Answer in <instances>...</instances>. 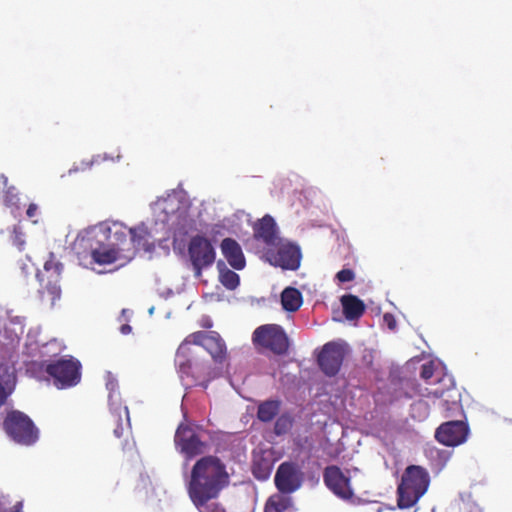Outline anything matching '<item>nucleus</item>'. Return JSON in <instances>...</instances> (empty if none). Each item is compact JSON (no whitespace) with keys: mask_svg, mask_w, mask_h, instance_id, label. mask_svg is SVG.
Listing matches in <instances>:
<instances>
[{"mask_svg":"<svg viewBox=\"0 0 512 512\" xmlns=\"http://www.w3.org/2000/svg\"><path fill=\"white\" fill-rule=\"evenodd\" d=\"M264 512H294L292 498L289 495L273 494L268 498Z\"/></svg>","mask_w":512,"mask_h":512,"instance_id":"obj_26","label":"nucleus"},{"mask_svg":"<svg viewBox=\"0 0 512 512\" xmlns=\"http://www.w3.org/2000/svg\"><path fill=\"white\" fill-rule=\"evenodd\" d=\"M254 237L257 240H262L268 246L278 245L276 223L270 215H265L255 224Z\"/></svg>","mask_w":512,"mask_h":512,"instance_id":"obj_17","label":"nucleus"},{"mask_svg":"<svg viewBox=\"0 0 512 512\" xmlns=\"http://www.w3.org/2000/svg\"><path fill=\"white\" fill-rule=\"evenodd\" d=\"M280 405L278 400H266L258 406L257 416H277Z\"/></svg>","mask_w":512,"mask_h":512,"instance_id":"obj_30","label":"nucleus"},{"mask_svg":"<svg viewBox=\"0 0 512 512\" xmlns=\"http://www.w3.org/2000/svg\"><path fill=\"white\" fill-rule=\"evenodd\" d=\"M273 454L269 450H261L253 453L252 473L258 480H266L271 475L274 467Z\"/></svg>","mask_w":512,"mask_h":512,"instance_id":"obj_19","label":"nucleus"},{"mask_svg":"<svg viewBox=\"0 0 512 512\" xmlns=\"http://www.w3.org/2000/svg\"><path fill=\"white\" fill-rule=\"evenodd\" d=\"M132 328L128 324H124L121 326L120 331L122 334H129L131 332Z\"/></svg>","mask_w":512,"mask_h":512,"instance_id":"obj_41","label":"nucleus"},{"mask_svg":"<svg viewBox=\"0 0 512 512\" xmlns=\"http://www.w3.org/2000/svg\"><path fill=\"white\" fill-rule=\"evenodd\" d=\"M131 241H133L134 253L143 250L151 252L154 249V244L151 241V234L145 225H138L129 229Z\"/></svg>","mask_w":512,"mask_h":512,"instance_id":"obj_21","label":"nucleus"},{"mask_svg":"<svg viewBox=\"0 0 512 512\" xmlns=\"http://www.w3.org/2000/svg\"><path fill=\"white\" fill-rule=\"evenodd\" d=\"M16 512H19L20 509L22 508V503L21 502H18L15 506H14Z\"/></svg>","mask_w":512,"mask_h":512,"instance_id":"obj_44","label":"nucleus"},{"mask_svg":"<svg viewBox=\"0 0 512 512\" xmlns=\"http://www.w3.org/2000/svg\"><path fill=\"white\" fill-rule=\"evenodd\" d=\"M336 279L341 282H351L355 279V273L352 269H342L336 274Z\"/></svg>","mask_w":512,"mask_h":512,"instance_id":"obj_36","label":"nucleus"},{"mask_svg":"<svg viewBox=\"0 0 512 512\" xmlns=\"http://www.w3.org/2000/svg\"><path fill=\"white\" fill-rule=\"evenodd\" d=\"M204 349L211 355L216 363H223L227 357L226 344L215 331H211V335L205 343Z\"/></svg>","mask_w":512,"mask_h":512,"instance_id":"obj_22","label":"nucleus"},{"mask_svg":"<svg viewBox=\"0 0 512 512\" xmlns=\"http://www.w3.org/2000/svg\"><path fill=\"white\" fill-rule=\"evenodd\" d=\"M383 319L390 330H394L396 328V320L392 314L386 313Z\"/></svg>","mask_w":512,"mask_h":512,"instance_id":"obj_39","label":"nucleus"},{"mask_svg":"<svg viewBox=\"0 0 512 512\" xmlns=\"http://www.w3.org/2000/svg\"><path fill=\"white\" fill-rule=\"evenodd\" d=\"M468 433L466 421L454 420L440 425L435 432V438L445 446H457L466 440Z\"/></svg>","mask_w":512,"mask_h":512,"instance_id":"obj_15","label":"nucleus"},{"mask_svg":"<svg viewBox=\"0 0 512 512\" xmlns=\"http://www.w3.org/2000/svg\"><path fill=\"white\" fill-rule=\"evenodd\" d=\"M221 251L229 265L242 270L246 265L245 256L239 243L233 238H225L221 242Z\"/></svg>","mask_w":512,"mask_h":512,"instance_id":"obj_18","label":"nucleus"},{"mask_svg":"<svg viewBox=\"0 0 512 512\" xmlns=\"http://www.w3.org/2000/svg\"><path fill=\"white\" fill-rule=\"evenodd\" d=\"M106 232H110V228H106V229H102V228H100V229H92V230L87 232V241L98 239L99 236H101L102 238L106 239L107 238Z\"/></svg>","mask_w":512,"mask_h":512,"instance_id":"obj_37","label":"nucleus"},{"mask_svg":"<svg viewBox=\"0 0 512 512\" xmlns=\"http://www.w3.org/2000/svg\"><path fill=\"white\" fill-rule=\"evenodd\" d=\"M7 177L4 174L0 175V188L6 187Z\"/></svg>","mask_w":512,"mask_h":512,"instance_id":"obj_42","label":"nucleus"},{"mask_svg":"<svg viewBox=\"0 0 512 512\" xmlns=\"http://www.w3.org/2000/svg\"><path fill=\"white\" fill-rule=\"evenodd\" d=\"M343 314L349 321L358 320L365 313V303L353 294H346L340 298Z\"/></svg>","mask_w":512,"mask_h":512,"instance_id":"obj_20","label":"nucleus"},{"mask_svg":"<svg viewBox=\"0 0 512 512\" xmlns=\"http://www.w3.org/2000/svg\"><path fill=\"white\" fill-rule=\"evenodd\" d=\"M202 429L195 425L189 418H184L175 433L174 442L187 460L207 452L208 444L201 440Z\"/></svg>","mask_w":512,"mask_h":512,"instance_id":"obj_5","label":"nucleus"},{"mask_svg":"<svg viewBox=\"0 0 512 512\" xmlns=\"http://www.w3.org/2000/svg\"><path fill=\"white\" fill-rule=\"evenodd\" d=\"M420 377L430 386L437 385L435 388H425L426 392L434 395V399L432 401L434 406L446 407L445 412H461V406L458 401H450L447 398H444V394L448 392L453 386L452 378L442 373V371L435 365L433 361L424 363L421 366Z\"/></svg>","mask_w":512,"mask_h":512,"instance_id":"obj_2","label":"nucleus"},{"mask_svg":"<svg viewBox=\"0 0 512 512\" xmlns=\"http://www.w3.org/2000/svg\"><path fill=\"white\" fill-rule=\"evenodd\" d=\"M293 418H277L274 425V431L276 435L286 434L292 428Z\"/></svg>","mask_w":512,"mask_h":512,"instance_id":"obj_34","label":"nucleus"},{"mask_svg":"<svg viewBox=\"0 0 512 512\" xmlns=\"http://www.w3.org/2000/svg\"><path fill=\"white\" fill-rule=\"evenodd\" d=\"M217 268L219 270V281L225 288L228 290H234L239 286V275L228 269L223 261H219L217 263Z\"/></svg>","mask_w":512,"mask_h":512,"instance_id":"obj_28","label":"nucleus"},{"mask_svg":"<svg viewBox=\"0 0 512 512\" xmlns=\"http://www.w3.org/2000/svg\"><path fill=\"white\" fill-rule=\"evenodd\" d=\"M44 365V371L58 389L73 387L81 380V363L73 357L48 361Z\"/></svg>","mask_w":512,"mask_h":512,"instance_id":"obj_6","label":"nucleus"},{"mask_svg":"<svg viewBox=\"0 0 512 512\" xmlns=\"http://www.w3.org/2000/svg\"><path fill=\"white\" fill-rule=\"evenodd\" d=\"M175 363L179 377L186 388L202 386L208 387L210 382V366L204 363L193 362L189 358V348L181 344L176 352Z\"/></svg>","mask_w":512,"mask_h":512,"instance_id":"obj_4","label":"nucleus"},{"mask_svg":"<svg viewBox=\"0 0 512 512\" xmlns=\"http://www.w3.org/2000/svg\"><path fill=\"white\" fill-rule=\"evenodd\" d=\"M37 211H38L37 204L30 203L28 208H27V210H26V215H27L28 218H33L34 216H36Z\"/></svg>","mask_w":512,"mask_h":512,"instance_id":"obj_40","label":"nucleus"},{"mask_svg":"<svg viewBox=\"0 0 512 512\" xmlns=\"http://www.w3.org/2000/svg\"><path fill=\"white\" fill-rule=\"evenodd\" d=\"M274 482L280 492L279 494L289 495L301 487L303 473L298 464L283 462L276 471Z\"/></svg>","mask_w":512,"mask_h":512,"instance_id":"obj_12","label":"nucleus"},{"mask_svg":"<svg viewBox=\"0 0 512 512\" xmlns=\"http://www.w3.org/2000/svg\"><path fill=\"white\" fill-rule=\"evenodd\" d=\"M428 486L429 475L427 471L420 466H408L397 488V504L399 508L408 509L414 506L425 494Z\"/></svg>","mask_w":512,"mask_h":512,"instance_id":"obj_3","label":"nucleus"},{"mask_svg":"<svg viewBox=\"0 0 512 512\" xmlns=\"http://www.w3.org/2000/svg\"><path fill=\"white\" fill-rule=\"evenodd\" d=\"M106 388L109 391L110 398L112 401L119 400V384L117 379H115L112 375H108L107 381H106Z\"/></svg>","mask_w":512,"mask_h":512,"instance_id":"obj_35","label":"nucleus"},{"mask_svg":"<svg viewBox=\"0 0 512 512\" xmlns=\"http://www.w3.org/2000/svg\"><path fill=\"white\" fill-rule=\"evenodd\" d=\"M325 485L339 498L350 500L354 496L350 477L336 465L327 466L323 472Z\"/></svg>","mask_w":512,"mask_h":512,"instance_id":"obj_14","label":"nucleus"},{"mask_svg":"<svg viewBox=\"0 0 512 512\" xmlns=\"http://www.w3.org/2000/svg\"><path fill=\"white\" fill-rule=\"evenodd\" d=\"M424 398L419 399L412 405V413L414 414H429V413H439L444 414L445 416H451V415H457L458 413H451V412H445L446 407H439L434 406L432 401L434 399V395L429 394L427 392L426 395H424Z\"/></svg>","mask_w":512,"mask_h":512,"instance_id":"obj_24","label":"nucleus"},{"mask_svg":"<svg viewBox=\"0 0 512 512\" xmlns=\"http://www.w3.org/2000/svg\"><path fill=\"white\" fill-rule=\"evenodd\" d=\"M3 428L7 435L19 444L31 445L38 438V430L31 418H5Z\"/></svg>","mask_w":512,"mask_h":512,"instance_id":"obj_11","label":"nucleus"},{"mask_svg":"<svg viewBox=\"0 0 512 512\" xmlns=\"http://www.w3.org/2000/svg\"><path fill=\"white\" fill-rule=\"evenodd\" d=\"M109 244L117 249L122 258V264H127L135 257L133 241H131L129 230L127 231L126 228L116 229Z\"/></svg>","mask_w":512,"mask_h":512,"instance_id":"obj_16","label":"nucleus"},{"mask_svg":"<svg viewBox=\"0 0 512 512\" xmlns=\"http://www.w3.org/2000/svg\"><path fill=\"white\" fill-rule=\"evenodd\" d=\"M103 158L100 156V155H97V156H94L92 159H90L89 161H82L81 162V166L80 167H77V170H86V169H90L94 164H98L100 163V161L102 160Z\"/></svg>","mask_w":512,"mask_h":512,"instance_id":"obj_38","label":"nucleus"},{"mask_svg":"<svg viewBox=\"0 0 512 512\" xmlns=\"http://www.w3.org/2000/svg\"><path fill=\"white\" fill-rule=\"evenodd\" d=\"M252 341L255 346L279 356L287 354L290 346L285 330L277 324H265L256 328Z\"/></svg>","mask_w":512,"mask_h":512,"instance_id":"obj_7","label":"nucleus"},{"mask_svg":"<svg viewBox=\"0 0 512 512\" xmlns=\"http://www.w3.org/2000/svg\"><path fill=\"white\" fill-rule=\"evenodd\" d=\"M210 335H211V331L210 332L197 331V332L190 334L188 337H186V339L183 341L182 344H186V347H188L189 349H190V347H189L190 344L199 345L204 348L205 343L209 339Z\"/></svg>","mask_w":512,"mask_h":512,"instance_id":"obj_31","label":"nucleus"},{"mask_svg":"<svg viewBox=\"0 0 512 512\" xmlns=\"http://www.w3.org/2000/svg\"><path fill=\"white\" fill-rule=\"evenodd\" d=\"M15 385V374L7 365H0V407L4 405Z\"/></svg>","mask_w":512,"mask_h":512,"instance_id":"obj_25","label":"nucleus"},{"mask_svg":"<svg viewBox=\"0 0 512 512\" xmlns=\"http://www.w3.org/2000/svg\"><path fill=\"white\" fill-rule=\"evenodd\" d=\"M10 240L12 244L19 250L23 251L25 248V234L22 231L21 227L13 226V229L10 234Z\"/></svg>","mask_w":512,"mask_h":512,"instance_id":"obj_33","label":"nucleus"},{"mask_svg":"<svg viewBox=\"0 0 512 512\" xmlns=\"http://www.w3.org/2000/svg\"><path fill=\"white\" fill-rule=\"evenodd\" d=\"M188 255L196 277H201L202 270L212 266L216 258L212 243L202 235H195L190 239Z\"/></svg>","mask_w":512,"mask_h":512,"instance_id":"obj_9","label":"nucleus"},{"mask_svg":"<svg viewBox=\"0 0 512 512\" xmlns=\"http://www.w3.org/2000/svg\"><path fill=\"white\" fill-rule=\"evenodd\" d=\"M347 352V345L344 342L330 341L323 345L317 356L320 369L327 376H335L343 363Z\"/></svg>","mask_w":512,"mask_h":512,"instance_id":"obj_10","label":"nucleus"},{"mask_svg":"<svg viewBox=\"0 0 512 512\" xmlns=\"http://www.w3.org/2000/svg\"><path fill=\"white\" fill-rule=\"evenodd\" d=\"M267 261L285 270H297L301 262L299 246L292 243L280 244L276 250L269 249L265 253Z\"/></svg>","mask_w":512,"mask_h":512,"instance_id":"obj_13","label":"nucleus"},{"mask_svg":"<svg viewBox=\"0 0 512 512\" xmlns=\"http://www.w3.org/2000/svg\"><path fill=\"white\" fill-rule=\"evenodd\" d=\"M281 303L284 310L295 312L302 305V294L296 288L287 287L281 293Z\"/></svg>","mask_w":512,"mask_h":512,"instance_id":"obj_27","label":"nucleus"},{"mask_svg":"<svg viewBox=\"0 0 512 512\" xmlns=\"http://www.w3.org/2000/svg\"><path fill=\"white\" fill-rule=\"evenodd\" d=\"M260 420L262 421H269V420H272L273 418H266V417H263V418H259Z\"/></svg>","mask_w":512,"mask_h":512,"instance_id":"obj_45","label":"nucleus"},{"mask_svg":"<svg viewBox=\"0 0 512 512\" xmlns=\"http://www.w3.org/2000/svg\"><path fill=\"white\" fill-rule=\"evenodd\" d=\"M7 416H17V417H20V416H26V415L24 413L20 412V411H11V412L7 413Z\"/></svg>","mask_w":512,"mask_h":512,"instance_id":"obj_43","label":"nucleus"},{"mask_svg":"<svg viewBox=\"0 0 512 512\" xmlns=\"http://www.w3.org/2000/svg\"><path fill=\"white\" fill-rule=\"evenodd\" d=\"M230 483L225 463L217 456L206 455L192 466L187 482V493L199 512H225L216 503L221 491Z\"/></svg>","mask_w":512,"mask_h":512,"instance_id":"obj_1","label":"nucleus"},{"mask_svg":"<svg viewBox=\"0 0 512 512\" xmlns=\"http://www.w3.org/2000/svg\"><path fill=\"white\" fill-rule=\"evenodd\" d=\"M91 257L96 263L100 265L112 264L115 262H119L120 266L124 265L122 264V258L117 252V249L110 246V244H108L107 247L100 245L97 248H92Z\"/></svg>","mask_w":512,"mask_h":512,"instance_id":"obj_23","label":"nucleus"},{"mask_svg":"<svg viewBox=\"0 0 512 512\" xmlns=\"http://www.w3.org/2000/svg\"><path fill=\"white\" fill-rule=\"evenodd\" d=\"M62 270V263L50 260L44 265V273L37 275L41 282V289L39 290L40 301L49 308H53L61 298L59 282Z\"/></svg>","mask_w":512,"mask_h":512,"instance_id":"obj_8","label":"nucleus"},{"mask_svg":"<svg viewBox=\"0 0 512 512\" xmlns=\"http://www.w3.org/2000/svg\"><path fill=\"white\" fill-rule=\"evenodd\" d=\"M3 189V203L5 206L9 208H20V197L17 188L13 185H9L8 181L6 182V187H1Z\"/></svg>","mask_w":512,"mask_h":512,"instance_id":"obj_29","label":"nucleus"},{"mask_svg":"<svg viewBox=\"0 0 512 512\" xmlns=\"http://www.w3.org/2000/svg\"><path fill=\"white\" fill-rule=\"evenodd\" d=\"M110 413L115 416H129L128 407L123 405L121 395L119 394V400H114L108 396Z\"/></svg>","mask_w":512,"mask_h":512,"instance_id":"obj_32","label":"nucleus"}]
</instances>
